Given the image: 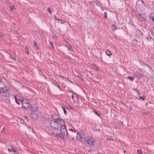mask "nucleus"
Wrapping results in <instances>:
<instances>
[{
	"label": "nucleus",
	"instance_id": "f257e3e1",
	"mask_svg": "<svg viewBox=\"0 0 154 154\" xmlns=\"http://www.w3.org/2000/svg\"><path fill=\"white\" fill-rule=\"evenodd\" d=\"M53 121L50 123V126L53 129H56L60 128L62 125H64V122L61 118H59L56 114L52 115Z\"/></svg>",
	"mask_w": 154,
	"mask_h": 154
},
{
	"label": "nucleus",
	"instance_id": "f03ea898",
	"mask_svg": "<svg viewBox=\"0 0 154 154\" xmlns=\"http://www.w3.org/2000/svg\"><path fill=\"white\" fill-rule=\"evenodd\" d=\"M60 127V132L57 133L55 136L57 137H59L63 138L64 136H67L68 135V133L64 125H62Z\"/></svg>",
	"mask_w": 154,
	"mask_h": 154
},
{
	"label": "nucleus",
	"instance_id": "7ed1b4c3",
	"mask_svg": "<svg viewBox=\"0 0 154 154\" xmlns=\"http://www.w3.org/2000/svg\"><path fill=\"white\" fill-rule=\"evenodd\" d=\"M86 140V141L88 144L90 145H93L94 144V140L92 137L90 136H87L85 138Z\"/></svg>",
	"mask_w": 154,
	"mask_h": 154
},
{
	"label": "nucleus",
	"instance_id": "20e7f679",
	"mask_svg": "<svg viewBox=\"0 0 154 154\" xmlns=\"http://www.w3.org/2000/svg\"><path fill=\"white\" fill-rule=\"evenodd\" d=\"M22 106L25 109L28 108L30 105L29 102L26 100L24 101V103H23V102H22Z\"/></svg>",
	"mask_w": 154,
	"mask_h": 154
},
{
	"label": "nucleus",
	"instance_id": "39448f33",
	"mask_svg": "<svg viewBox=\"0 0 154 154\" xmlns=\"http://www.w3.org/2000/svg\"><path fill=\"white\" fill-rule=\"evenodd\" d=\"M38 109V107L34 104H32L30 106V109L31 111H35Z\"/></svg>",
	"mask_w": 154,
	"mask_h": 154
},
{
	"label": "nucleus",
	"instance_id": "423d86ee",
	"mask_svg": "<svg viewBox=\"0 0 154 154\" xmlns=\"http://www.w3.org/2000/svg\"><path fill=\"white\" fill-rule=\"evenodd\" d=\"M14 98H15V100H19L22 103V102L23 101V98H21L19 95H17V96H14Z\"/></svg>",
	"mask_w": 154,
	"mask_h": 154
},
{
	"label": "nucleus",
	"instance_id": "0eeeda50",
	"mask_svg": "<svg viewBox=\"0 0 154 154\" xmlns=\"http://www.w3.org/2000/svg\"><path fill=\"white\" fill-rule=\"evenodd\" d=\"M72 97L74 100V102H75L77 100L78 98L77 97V95L75 93H73L72 95Z\"/></svg>",
	"mask_w": 154,
	"mask_h": 154
},
{
	"label": "nucleus",
	"instance_id": "6e6552de",
	"mask_svg": "<svg viewBox=\"0 0 154 154\" xmlns=\"http://www.w3.org/2000/svg\"><path fill=\"white\" fill-rule=\"evenodd\" d=\"M11 148H9L8 149V150L9 152L13 151L14 153H16L17 152L16 150L14 149V148L11 145Z\"/></svg>",
	"mask_w": 154,
	"mask_h": 154
},
{
	"label": "nucleus",
	"instance_id": "1a4fd4ad",
	"mask_svg": "<svg viewBox=\"0 0 154 154\" xmlns=\"http://www.w3.org/2000/svg\"><path fill=\"white\" fill-rule=\"evenodd\" d=\"M32 117L34 119H36L38 117L37 115L34 112H32L31 113Z\"/></svg>",
	"mask_w": 154,
	"mask_h": 154
},
{
	"label": "nucleus",
	"instance_id": "9d476101",
	"mask_svg": "<svg viewBox=\"0 0 154 154\" xmlns=\"http://www.w3.org/2000/svg\"><path fill=\"white\" fill-rule=\"evenodd\" d=\"M136 75L139 78H141L143 76V75L142 74H140V73L137 72L135 73Z\"/></svg>",
	"mask_w": 154,
	"mask_h": 154
},
{
	"label": "nucleus",
	"instance_id": "9b49d317",
	"mask_svg": "<svg viewBox=\"0 0 154 154\" xmlns=\"http://www.w3.org/2000/svg\"><path fill=\"white\" fill-rule=\"evenodd\" d=\"M149 18L154 21V13H151L150 15L149 16Z\"/></svg>",
	"mask_w": 154,
	"mask_h": 154
},
{
	"label": "nucleus",
	"instance_id": "f8f14e48",
	"mask_svg": "<svg viewBox=\"0 0 154 154\" xmlns=\"http://www.w3.org/2000/svg\"><path fill=\"white\" fill-rule=\"evenodd\" d=\"M136 34L138 36H139L141 34V32L140 30L137 29L136 32Z\"/></svg>",
	"mask_w": 154,
	"mask_h": 154
},
{
	"label": "nucleus",
	"instance_id": "ddd939ff",
	"mask_svg": "<svg viewBox=\"0 0 154 154\" xmlns=\"http://www.w3.org/2000/svg\"><path fill=\"white\" fill-rule=\"evenodd\" d=\"M8 90L7 89L5 90V89H4L3 88H0V94L2 93L6 92Z\"/></svg>",
	"mask_w": 154,
	"mask_h": 154
},
{
	"label": "nucleus",
	"instance_id": "4468645a",
	"mask_svg": "<svg viewBox=\"0 0 154 154\" xmlns=\"http://www.w3.org/2000/svg\"><path fill=\"white\" fill-rule=\"evenodd\" d=\"M66 46L68 48L69 50L71 51H72V49L71 46L69 44L66 45Z\"/></svg>",
	"mask_w": 154,
	"mask_h": 154
},
{
	"label": "nucleus",
	"instance_id": "2eb2a0df",
	"mask_svg": "<svg viewBox=\"0 0 154 154\" xmlns=\"http://www.w3.org/2000/svg\"><path fill=\"white\" fill-rule=\"evenodd\" d=\"M25 52L28 55L29 54V52L28 51V47L26 46H25Z\"/></svg>",
	"mask_w": 154,
	"mask_h": 154
},
{
	"label": "nucleus",
	"instance_id": "dca6fc26",
	"mask_svg": "<svg viewBox=\"0 0 154 154\" xmlns=\"http://www.w3.org/2000/svg\"><path fill=\"white\" fill-rule=\"evenodd\" d=\"M9 58L12 59L13 61H14L15 60V58L10 54H9Z\"/></svg>",
	"mask_w": 154,
	"mask_h": 154
},
{
	"label": "nucleus",
	"instance_id": "f3484780",
	"mask_svg": "<svg viewBox=\"0 0 154 154\" xmlns=\"http://www.w3.org/2000/svg\"><path fill=\"white\" fill-rule=\"evenodd\" d=\"M127 79L131 81H133L134 79V78H133L132 76H128L127 77Z\"/></svg>",
	"mask_w": 154,
	"mask_h": 154
},
{
	"label": "nucleus",
	"instance_id": "a211bd4d",
	"mask_svg": "<svg viewBox=\"0 0 154 154\" xmlns=\"http://www.w3.org/2000/svg\"><path fill=\"white\" fill-rule=\"evenodd\" d=\"M106 54L107 55L109 56H110V55H111V53L110 51H107L106 52Z\"/></svg>",
	"mask_w": 154,
	"mask_h": 154
},
{
	"label": "nucleus",
	"instance_id": "6ab92c4d",
	"mask_svg": "<svg viewBox=\"0 0 154 154\" xmlns=\"http://www.w3.org/2000/svg\"><path fill=\"white\" fill-rule=\"evenodd\" d=\"M146 97L143 95L142 97L140 96L139 97V98L142 100H143L145 99Z\"/></svg>",
	"mask_w": 154,
	"mask_h": 154
},
{
	"label": "nucleus",
	"instance_id": "aec40b11",
	"mask_svg": "<svg viewBox=\"0 0 154 154\" xmlns=\"http://www.w3.org/2000/svg\"><path fill=\"white\" fill-rule=\"evenodd\" d=\"M137 152L139 154H143V153L142 151V150L141 149L137 150Z\"/></svg>",
	"mask_w": 154,
	"mask_h": 154
},
{
	"label": "nucleus",
	"instance_id": "412c9836",
	"mask_svg": "<svg viewBox=\"0 0 154 154\" xmlns=\"http://www.w3.org/2000/svg\"><path fill=\"white\" fill-rule=\"evenodd\" d=\"M116 26L114 25H112V28L113 30H115L116 29Z\"/></svg>",
	"mask_w": 154,
	"mask_h": 154
},
{
	"label": "nucleus",
	"instance_id": "4be33fe9",
	"mask_svg": "<svg viewBox=\"0 0 154 154\" xmlns=\"http://www.w3.org/2000/svg\"><path fill=\"white\" fill-rule=\"evenodd\" d=\"M62 109H63V111H64V113L65 114H66L67 113V111H66V110L65 108L63 107H62Z\"/></svg>",
	"mask_w": 154,
	"mask_h": 154
},
{
	"label": "nucleus",
	"instance_id": "5701e85b",
	"mask_svg": "<svg viewBox=\"0 0 154 154\" xmlns=\"http://www.w3.org/2000/svg\"><path fill=\"white\" fill-rule=\"evenodd\" d=\"M104 17L105 18H107V13L106 12H104Z\"/></svg>",
	"mask_w": 154,
	"mask_h": 154
},
{
	"label": "nucleus",
	"instance_id": "b1692460",
	"mask_svg": "<svg viewBox=\"0 0 154 154\" xmlns=\"http://www.w3.org/2000/svg\"><path fill=\"white\" fill-rule=\"evenodd\" d=\"M33 45L35 47H36L37 48L38 47V46H37V43L35 41H34Z\"/></svg>",
	"mask_w": 154,
	"mask_h": 154
},
{
	"label": "nucleus",
	"instance_id": "393cba45",
	"mask_svg": "<svg viewBox=\"0 0 154 154\" xmlns=\"http://www.w3.org/2000/svg\"><path fill=\"white\" fill-rule=\"evenodd\" d=\"M53 84L55 86H56V87H58V88L59 87V85L57 83H56V82L54 83V82H53Z\"/></svg>",
	"mask_w": 154,
	"mask_h": 154
},
{
	"label": "nucleus",
	"instance_id": "a878e982",
	"mask_svg": "<svg viewBox=\"0 0 154 154\" xmlns=\"http://www.w3.org/2000/svg\"><path fill=\"white\" fill-rule=\"evenodd\" d=\"M95 69L96 70H97L98 69V67L97 66L95 65L94 64L93 65Z\"/></svg>",
	"mask_w": 154,
	"mask_h": 154
},
{
	"label": "nucleus",
	"instance_id": "bb28decb",
	"mask_svg": "<svg viewBox=\"0 0 154 154\" xmlns=\"http://www.w3.org/2000/svg\"><path fill=\"white\" fill-rule=\"evenodd\" d=\"M47 10H48V11H49V12L50 13V14H51V8H48L47 9Z\"/></svg>",
	"mask_w": 154,
	"mask_h": 154
},
{
	"label": "nucleus",
	"instance_id": "cd10ccee",
	"mask_svg": "<svg viewBox=\"0 0 154 154\" xmlns=\"http://www.w3.org/2000/svg\"><path fill=\"white\" fill-rule=\"evenodd\" d=\"M14 8H15L14 7V5H12L10 9L11 10H13Z\"/></svg>",
	"mask_w": 154,
	"mask_h": 154
},
{
	"label": "nucleus",
	"instance_id": "c85d7f7f",
	"mask_svg": "<svg viewBox=\"0 0 154 154\" xmlns=\"http://www.w3.org/2000/svg\"><path fill=\"white\" fill-rule=\"evenodd\" d=\"M5 132V130L4 128H3L1 131V132L3 133H4Z\"/></svg>",
	"mask_w": 154,
	"mask_h": 154
},
{
	"label": "nucleus",
	"instance_id": "c756f323",
	"mask_svg": "<svg viewBox=\"0 0 154 154\" xmlns=\"http://www.w3.org/2000/svg\"><path fill=\"white\" fill-rule=\"evenodd\" d=\"M88 152H93V150L91 149H90L88 150Z\"/></svg>",
	"mask_w": 154,
	"mask_h": 154
},
{
	"label": "nucleus",
	"instance_id": "7c9ffc66",
	"mask_svg": "<svg viewBox=\"0 0 154 154\" xmlns=\"http://www.w3.org/2000/svg\"><path fill=\"white\" fill-rule=\"evenodd\" d=\"M140 20H141L142 21H143V20H144V18L142 16L140 18Z\"/></svg>",
	"mask_w": 154,
	"mask_h": 154
},
{
	"label": "nucleus",
	"instance_id": "2f4dec72",
	"mask_svg": "<svg viewBox=\"0 0 154 154\" xmlns=\"http://www.w3.org/2000/svg\"><path fill=\"white\" fill-rule=\"evenodd\" d=\"M28 128L29 129V130L30 131H32V132H33V130L31 128H29V127H28Z\"/></svg>",
	"mask_w": 154,
	"mask_h": 154
},
{
	"label": "nucleus",
	"instance_id": "473e14b6",
	"mask_svg": "<svg viewBox=\"0 0 154 154\" xmlns=\"http://www.w3.org/2000/svg\"><path fill=\"white\" fill-rule=\"evenodd\" d=\"M78 77L80 78V79H81V80H82V76L81 75H78Z\"/></svg>",
	"mask_w": 154,
	"mask_h": 154
},
{
	"label": "nucleus",
	"instance_id": "72a5a7b5",
	"mask_svg": "<svg viewBox=\"0 0 154 154\" xmlns=\"http://www.w3.org/2000/svg\"><path fill=\"white\" fill-rule=\"evenodd\" d=\"M152 32L154 35V27L153 28V29H152Z\"/></svg>",
	"mask_w": 154,
	"mask_h": 154
},
{
	"label": "nucleus",
	"instance_id": "f704fd0d",
	"mask_svg": "<svg viewBox=\"0 0 154 154\" xmlns=\"http://www.w3.org/2000/svg\"><path fill=\"white\" fill-rule=\"evenodd\" d=\"M93 112H94L98 116H99V114H98L94 110H93Z\"/></svg>",
	"mask_w": 154,
	"mask_h": 154
},
{
	"label": "nucleus",
	"instance_id": "c9c22d12",
	"mask_svg": "<svg viewBox=\"0 0 154 154\" xmlns=\"http://www.w3.org/2000/svg\"><path fill=\"white\" fill-rule=\"evenodd\" d=\"M50 44L51 45V46H52L53 47H54L53 46V44L51 42H50Z\"/></svg>",
	"mask_w": 154,
	"mask_h": 154
},
{
	"label": "nucleus",
	"instance_id": "e433bc0d",
	"mask_svg": "<svg viewBox=\"0 0 154 154\" xmlns=\"http://www.w3.org/2000/svg\"><path fill=\"white\" fill-rule=\"evenodd\" d=\"M20 86H21V88H22L24 87V86L21 83H20Z\"/></svg>",
	"mask_w": 154,
	"mask_h": 154
},
{
	"label": "nucleus",
	"instance_id": "4c0bfd02",
	"mask_svg": "<svg viewBox=\"0 0 154 154\" xmlns=\"http://www.w3.org/2000/svg\"><path fill=\"white\" fill-rule=\"evenodd\" d=\"M110 138H111L110 137H108L107 138V139L108 140H110V139H111Z\"/></svg>",
	"mask_w": 154,
	"mask_h": 154
},
{
	"label": "nucleus",
	"instance_id": "58836bf2",
	"mask_svg": "<svg viewBox=\"0 0 154 154\" xmlns=\"http://www.w3.org/2000/svg\"><path fill=\"white\" fill-rule=\"evenodd\" d=\"M138 15L140 17V18L141 17H142V16H141V15L140 14H138Z\"/></svg>",
	"mask_w": 154,
	"mask_h": 154
},
{
	"label": "nucleus",
	"instance_id": "ea45409f",
	"mask_svg": "<svg viewBox=\"0 0 154 154\" xmlns=\"http://www.w3.org/2000/svg\"><path fill=\"white\" fill-rule=\"evenodd\" d=\"M60 77L61 78H62L63 79H64V77L63 76H62V75H60Z\"/></svg>",
	"mask_w": 154,
	"mask_h": 154
},
{
	"label": "nucleus",
	"instance_id": "a19ab883",
	"mask_svg": "<svg viewBox=\"0 0 154 154\" xmlns=\"http://www.w3.org/2000/svg\"><path fill=\"white\" fill-rule=\"evenodd\" d=\"M10 95V94H7V95H6V96H9Z\"/></svg>",
	"mask_w": 154,
	"mask_h": 154
},
{
	"label": "nucleus",
	"instance_id": "79ce46f5",
	"mask_svg": "<svg viewBox=\"0 0 154 154\" xmlns=\"http://www.w3.org/2000/svg\"><path fill=\"white\" fill-rule=\"evenodd\" d=\"M134 41H135L137 43V40H134Z\"/></svg>",
	"mask_w": 154,
	"mask_h": 154
},
{
	"label": "nucleus",
	"instance_id": "37998d69",
	"mask_svg": "<svg viewBox=\"0 0 154 154\" xmlns=\"http://www.w3.org/2000/svg\"><path fill=\"white\" fill-rule=\"evenodd\" d=\"M146 64V66H148V67H149L150 68V69H151V67H150L147 64Z\"/></svg>",
	"mask_w": 154,
	"mask_h": 154
},
{
	"label": "nucleus",
	"instance_id": "c03bdc74",
	"mask_svg": "<svg viewBox=\"0 0 154 154\" xmlns=\"http://www.w3.org/2000/svg\"><path fill=\"white\" fill-rule=\"evenodd\" d=\"M25 118L26 119H28V117H26V116H25Z\"/></svg>",
	"mask_w": 154,
	"mask_h": 154
},
{
	"label": "nucleus",
	"instance_id": "a18cd8bd",
	"mask_svg": "<svg viewBox=\"0 0 154 154\" xmlns=\"http://www.w3.org/2000/svg\"><path fill=\"white\" fill-rule=\"evenodd\" d=\"M17 104H20V103H19V102H17Z\"/></svg>",
	"mask_w": 154,
	"mask_h": 154
},
{
	"label": "nucleus",
	"instance_id": "49530a36",
	"mask_svg": "<svg viewBox=\"0 0 154 154\" xmlns=\"http://www.w3.org/2000/svg\"><path fill=\"white\" fill-rule=\"evenodd\" d=\"M2 81V79H1L0 78V82Z\"/></svg>",
	"mask_w": 154,
	"mask_h": 154
},
{
	"label": "nucleus",
	"instance_id": "de8ad7c7",
	"mask_svg": "<svg viewBox=\"0 0 154 154\" xmlns=\"http://www.w3.org/2000/svg\"><path fill=\"white\" fill-rule=\"evenodd\" d=\"M10 100H9V103H10Z\"/></svg>",
	"mask_w": 154,
	"mask_h": 154
},
{
	"label": "nucleus",
	"instance_id": "09e8293b",
	"mask_svg": "<svg viewBox=\"0 0 154 154\" xmlns=\"http://www.w3.org/2000/svg\"><path fill=\"white\" fill-rule=\"evenodd\" d=\"M55 19H56L58 20V19H57V18H56V17H55Z\"/></svg>",
	"mask_w": 154,
	"mask_h": 154
},
{
	"label": "nucleus",
	"instance_id": "8fccbe9b",
	"mask_svg": "<svg viewBox=\"0 0 154 154\" xmlns=\"http://www.w3.org/2000/svg\"><path fill=\"white\" fill-rule=\"evenodd\" d=\"M55 19H56L58 20V19H57V18H56V17H55Z\"/></svg>",
	"mask_w": 154,
	"mask_h": 154
},
{
	"label": "nucleus",
	"instance_id": "3c124183",
	"mask_svg": "<svg viewBox=\"0 0 154 154\" xmlns=\"http://www.w3.org/2000/svg\"><path fill=\"white\" fill-rule=\"evenodd\" d=\"M150 38H151V37L150 36H149Z\"/></svg>",
	"mask_w": 154,
	"mask_h": 154
}]
</instances>
